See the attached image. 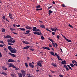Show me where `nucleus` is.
<instances>
[{
    "mask_svg": "<svg viewBox=\"0 0 77 77\" xmlns=\"http://www.w3.org/2000/svg\"><path fill=\"white\" fill-rule=\"evenodd\" d=\"M42 62H43V61H38L37 62V65H38L39 66H40V67H42V64H41V63Z\"/></svg>",
    "mask_w": 77,
    "mask_h": 77,
    "instance_id": "f257e3e1",
    "label": "nucleus"
},
{
    "mask_svg": "<svg viewBox=\"0 0 77 77\" xmlns=\"http://www.w3.org/2000/svg\"><path fill=\"white\" fill-rule=\"evenodd\" d=\"M10 51L11 53H17V51L13 48L12 49L10 50Z\"/></svg>",
    "mask_w": 77,
    "mask_h": 77,
    "instance_id": "f03ea898",
    "label": "nucleus"
},
{
    "mask_svg": "<svg viewBox=\"0 0 77 77\" xmlns=\"http://www.w3.org/2000/svg\"><path fill=\"white\" fill-rule=\"evenodd\" d=\"M72 63L73 64H74V65H75V66H77V62H76V61L73 60L72 61Z\"/></svg>",
    "mask_w": 77,
    "mask_h": 77,
    "instance_id": "7ed1b4c3",
    "label": "nucleus"
},
{
    "mask_svg": "<svg viewBox=\"0 0 77 77\" xmlns=\"http://www.w3.org/2000/svg\"><path fill=\"white\" fill-rule=\"evenodd\" d=\"M30 30H27L26 31V32H25L24 33L25 34V35H30V33H30Z\"/></svg>",
    "mask_w": 77,
    "mask_h": 77,
    "instance_id": "20e7f679",
    "label": "nucleus"
},
{
    "mask_svg": "<svg viewBox=\"0 0 77 77\" xmlns=\"http://www.w3.org/2000/svg\"><path fill=\"white\" fill-rule=\"evenodd\" d=\"M29 65L30 67H31V68H33L35 67V66H34V65L32 64L31 63H29Z\"/></svg>",
    "mask_w": 77,
    "mask_h": 77,
    "instance_id": "39448f33",
    "label": "nucleus"
},
{
    "mask_svg": "<svg viewBox=\"0 0 77 77\" xmlns=\"http://www.w3.org/2000/svg\"><path fill=\"white\" fill-rule=\"evenodd\" d=\"M12 39H13V38H11L10 39H7V42H11L12 41Z\"/></svg>",
    "mask_w": 77,
    "mask_h": 77,
    "instance_id": "423d86ee",
    "label": "nucleus"
},
{
    "mask_svg": "<svg viewBox=\"0 0 77 77\" xmlns=\"http://www.w3.org/2000/svg\"><path fill=\"white\" fill-rule=\"evenodd\" d=\"M15 62V60H12V59H9L8 60V62Z\"/></svg>",
    "mask_w": 77,
    "mask_h": 77,
    "instance_id": "0eeeda50",
    "label": "nucleus"
},
{
    "mask_svg": "<svg viewBox=\"0 0 77 77\" xmlns=\"http://www.w3.org/2000/svg\"><path fill=\"white\" fill-rule=\"evenodd\" d=\"M8 54H9L10 55H11V56H12V57H16V55H15L14 54H12L11 52H9L8 53Z\"/></svg>",
    "mask_w": 77,
    "mask_h": 77,
    "instance_id": "6e6552de",
    "label": "nucleus"
},
{
    "mask_svg": "<svg viewBox=\"0 0 77 77\" xmlns=\"http://www.w3.org/2000/svg\"><path fill=\"white\" fill-rule=\"evenodd\" d=\"M61 63L63 64V65H66V61L65 60L61 62Z\"/></svg>",
    "mask_w": 77,
    "mask_h": 77,
    "instance_id": "1a4fd4ad",
    "label": "nucleus"
},
{
    "mask_svg": "<svg viewBox=\"0 0 77 77\" xmlns=\"http://www.w3.org/2000/svg\"><path fill=\"white\" fill-rule=\"evenodd\" d=\"M63 67H64L66 69V71H69V68H68V67H67V66H66V65H64V66H63Z\"/></svg>",
    "mask_w": 77,
    "mask_h": 77,
    "instance_id": "9d476101",
    "label": "nucleus"
},
{
    "mask_svg": "<svg viewBox=\"0 0 77 77\" xmlns=\"http://www.w3.org/2000/svg\"><path fill=\"white\" fill-rule=\"evenodd\" d=\"M26 29H29V30H32V28L29 27V26H27L26 27Z\"/></svg>",
    "mask_w": 77,
    "mask_h": 77,
    "instance_id": "9b49d317",
    "label": "nucleus"
},
{
    "mask_svg": "<svg viewBox=\"0 0 77 77\" xmlns=\"http://www.w3.org/2000/svg\"><path fill=\"white\" fill-rule=\"evenodd\" d=\"M5 38H6V39H9V38H11V36L10 35H7L6 36V37H5Z\"/></svg>",
    "mask_w": 77,
    "mask_h": 77,
    "instance_id": "f8f14e48",
    "label": "nucleus"
},
{
    "mask_svg": "<svg viewBox=\"0 0 77 77\" xmlns=\"http://www.w3.org/2000/svg\"><path fill=\"white\" fill-rule=\"evenodd\" d=\"M29 48H30V46H27L26 47H24L23 49L25 50L26 49H28Z\"/></svg>",
    "mask_w": 77,
    "mask_h": 77,
    "instance_id": "ddd939ff",
    "label": "nucleus"
},
{
    "mask_svg": "<svg viewBox=\"0 0 77 77\" xmlns=\"http://www.w3.org/2000/svg\"><path fill=\"white\" fill-rule=\"evenodd\" d=\"M10 75H11L13 77H16V74L12 73L10 74Z\"/></svg>",
    "mask_w": 77,
    "mask_h": 77,
    "instance_id": "4468645a",
    "label": "nucleus"
},
{
    "mask_svg": "<svg viewBox=\"0 0 77 77\" xmlns=\"http://www.w3.org/2000/svg\"><path fill=\"white\" fill-rule=\"evenodd\" d=\"M19 29L22 30V31H25L26 29L23 28H19Z\"/></svg>",
    "mask_w": 77,
    "mask_h": 77,
    "instance_id": "2eb2a0df",
    "label": "nucleus"
},
{
    "mask_svg": "<svg viewBox=\"0 0 77 77\" xmlns=\"http://www.w3.org/2000/svg\"><path fill=\"white\" fill-rule=\"evenodd\" d=\"M40 27L42 28H43V29H45V26L44 25H42L40 26Z\"/></svg>",
    "mask_w": 77,
    "mask_h": 77,
    "instance_id": "dca6fc26",
    "label": "nucleus"
},
{
    "mask_svg": "<svg viewBox=\"0 0 77 77\" xmlns=\"http://www.w3.org/2000/svg\"><path fill=\"white\" fill-rule=\"evenodd\" d=\"M9 16L11 19V20H13V18H12V14H11L9 13Z\"/></svg>",
    "mask_w": 77,
    "mask_h": 77,
    "instance_id": "f3484780",
    "label": "nucleus"
},
{
    "mask_svg": "<svg viewBox=\"0 0 77 77\" xmlns=\"http://www.w3.org/2000/svg\"><path fill=\"white\" fill-rule=\"evenodd\" d=\"M51 65L53 66H54V67H57V65H56V64H54L53 63H52Z\"/></svg>",
    "mask_w": 77,
    "mask_h": 77,
    "instance_id": "a211bd4d",
    "label": "nucleus"
},
{
    "mask_svg": "<svg viewBox=\"0 0 77 77\" xmlns=\"http://www.w3.org/2000/svg\"><path fill=\"white\" fill-rule=\"evenodd\" d=\"M57 58H58V59L59 60H61L62 61L63 60H62V59L59 56H58V57H57Z\"/></svg>",
    "mask_w": 77,
    "mask_h": 77,
    "instance_id": "6ab92c4d",
    "label": "nucleus"
},
{
    "mask_svg": "<svg viewBox=\"0 0 77 77\" xmlns=\"http://www.w3.org/2000/svg\"><path fill=\"white\" fill-rule=\"evenodd\" d=\"M8 48L9 50L10 51H11V50H12L13 48L11 47V46H8Z\"/></svg>",
    "mask_w": 77,
    "mask_h": 77,
    "instance_id": "aec40b11",
    "label": "nucleus"
},
{
    "mask_svg": "<svg viewBox=\"0 0 77 77\" xmlns=\"http://www.w3.org/2000/svg\"><path fill=\"white\" fill-rule=\"evenodd\" d=\"M50 53L51 55H53L54 56H55V55L54 54V52H53L51 51V52H50Z\"/></svg>",
    "mask_w": 77,
    "mask_h": 77,
    "instance_id": "412c9836",
    "label": "nucleus"
},
{
    "mask_svg": "<svg viewBox=\"0 0 77 77\" xmlns=\"http://www.w3.org/2000/svg\"><path fill=\"white\" fill-rule=\"evenodd\" d=\"M67 66H68V68H69V69H71V70H72V68H71V67L70 66H69V65H67Z\"/></svg>",
    "mask_w": 77,
    "mask_h": 77,
    "instance_id": "4be33fe9",
    "label": "nucleus"
},
{
    "mask_svg": "<svg viewBox=\"0 0 77 77\" xmlns=\"http://www.w3.org/2000/svg\"><path fill=\"white\" fill-rule=\"evenodd\" d=\"M69 65L71 67H74V66H75L72 63H70Z\"/></svg>",
    "mask_w": 77,
    "mask_h": 77,
    "instance_id": "5701e85b",
    "label": "nucleus"
},
{
    "mask_svg": "<svg viewBox=\"0 0 77 77\" xmlns=\"http://www.w3.org/2000/svg\"><path fill=\"white\" fill-rule=\"evenodd\" d=\"M36 8L37 9H39V8H41V5H38L36 6Z\"/></svg>",
    "mask_w": 77,
    "mask_h": 77,
    "instance_id": "b1692460",
    "label": "nucleus"
},
{
    "mask_svg": "<svg viewBox=\"0 0 77 77\" xmlns=\"http://www.w3.org/2000/svg\"><path fill=\"white\" fill-rule=\"evenodd\" d=\"M33 29H32V30L33 32H35V31H34L33 30H36V29H37V28H36V27H33Z\"/></svg>",
    "mask_w": 77,
    "mask_h": 77,
    "instance_id": "393cba45",
    "label": "nucleus"
},
{
    "mask_svg": "<svg viewBox=\"0 0 77 77\" xmlns=\"http://www.w3.org/2000/svg\"><path fill=\"white\" fill-rule=\"evenodd\" d=\"M37 35H42V33L41 32H37Z\"/></svg>",
    "mask_w": 77,
    "mask_h": 77,
    "instance_id": "a878e982",
    "label": "nucleus"
},
{
    "mask_svg": "<svg viewBox=\"0 0 77 77\" xmlns=\"http://www.w3.org/2000/svg\"><path fill=\"white\" fill-rule=\"evenodd\" d=\"M34 31H38V32H41L40 29H37L36 30H33Z\"/></svg>",
    "mask_w": 77,
    "mask_h": 77,
    "instance_id": "bb28decb",
    "label": "nucleus"
},
{
    "mask_svg": "<svg viewBox=\"0 0 77 77\" xmlns=\"http://www.w3.org/2000/svg\"><path fill=\"white\" fill-rule=\"evenodd\" d=\"M25 65L26 66V68H28V64H27V63H25Z\"/></svg>",
    "mask_w": 77,
    "mask_h": 77,
    "instance_id": "cd10ccee",
    "label": "nucleus"
},
{
    "mask_svg": "<svg viewBox=\"0 0 77 77\" xmlns=\"http://www.w3.org/2000/svg\"><path fill=\"white\" fill-rule=\"evenodd\" d=\"M41 39H42V40H44V39H45V38L44 37V36H41Z\"/></svg>",
    "mask_w": 77,
    "mask_h": 77,
    "instance_id": "c85d7f7f",
    "label": "nucleus"
},
{
    "mask_svg": "<svg viewBox=\"0 0 77 77\" xmlns=\"http://www.w3.org/2000/svg\"><path fill=\"white\" fill-rule=\"evenodd\" d=\"M2 32H5V29H4L3 28H2Z\"/></svg>",
    "mask_w": 77,
    "mask_h": 77,
    "instance_id": "c756f323",
    "label": "nucleus"
},
{
    "mask_svg": "<svg viewBox=\"0 0 77 77\" xmlns=\"http://www.w3.org/2000/svg\"><path fill=\"white\" fill-rule=\"evenodd\" d=\"M40 10H42V8H40V9L37 8V9H36L35 10V11H39Z\"/></svg>",
    "mask_w": 77,
    "mask_h": 77,
    "instance_id": "7c9ffc66",
    "label": "nucleus"
},
{
    "mask_svg": "<svg viewBox=\"0 0 77 77\" xmlns=\"http://www.w3.org/2000/svg\"><path fill=\"white\" fill-rule=\"evenodd\" d=\"M1 74H3L4 75H7V74L5 72H2L1 73Z\"/></svg>",
    "mask_w": 77,
    "mask_h": 77,
    "instance_id": "2f4dec72",
    "label": "nucleus"
},
{
    "mask_svg": "<svg viewBox=\"0 0 77 77\" xmlns=\"http://www.w3.org/2000/svg\"><path fill=\"white\" fill-rule=\"evenodd\" d=\"M12 63H10V64H9V67H10V68H11V67H12Z\"/></svg>",
    "mask_w": 77,
    "mask_h": 77,
    "instance_id": "473e14b6",
    "label": "nucleus"
},
{
    "mask_svg": "<svg viewBox=\"0 0 77 77\" xmlns=\"http://www.w3.org/2000/svg\"><path fill=\"white\" fill-rule=\"evenodd\" d=\"M33 33L34 34H35V35H37L38 34V31H35L33 32Z\"/></svg>",
    "mask_w": 77,
    "mask_h": 77,
    "instance_id": "72a5a7b5",
    "label": "nucleus"
},
{
    "mask_svg": "<svg viewBox=\"0 0 77 77\" xmlns=\"http://www.w3.org/2000/svg\"><path fill=\"white\" fill-rule=\"evenodd\" d=\"M46 50H50V49L49 47H46Z\"/></svg>",
    "mask_w": 77,
    "mask_h": 77,
    "instance_id": "f704fd0d",
    "label": "nucleus"
},
{
    "mask_svg": "<svg viewBox=\"0 0 77 77\" xmlns=\"http://www.w3.org/2000/svg\"><path fill=\"white\" fill-rule=\"evenodd\" d=\"M48 13L50 14H51L52 13V11L50 10H49Z\"/></svg>",
    "mask_w": 77,
    "mask_h": 77,
    "instance_id": "c9c22d12",
    "label": "nucleus"
},
{
    "mask_svg": "<svg viewBox=\"0 0 77 77\" xmlns=\"http://www.w3.org/2000/svg\"><path fill=\"white\" fill-rule=\"evenodd\" d=\"M10 30H11V31H13L14 30H16L15 29L13 28H10Z\"/></svg>",
    "mask_w": 77,
    "mask_h": 77,
    "instance_id": "e433bc0d",
    "label": "nucleus"
},
{
    "mask_svg": "<svg viewBox=\"0 0 77 77\" xmlns=\"http://www.w3.org/2000/svg\"><path fill=\"white\" fill-rule=\"evenodd\" d=\"M68 26H69L70 27H71V28H73V27L72 25H71L70 24H69L68 25Z\"/></svg>",
    "mask_w": 77,
    "mask_h": 77,
    "instance_id": "4c0bfd02",
    "label": "nucleus"
},
{
    "mask_svg": "<svg viewBox=\"0 0 77 77\" xmlns=\"http://www.w3.org/2000/svg\"><path fill=\"white\" fill-rule=\"evenodd\" d=\"M0 43L1 44H5V43H4V42L2 41H0Z\"/></svg>",
    "mask_w": 77,
    "mask_h": 77,
    "instance_id": "58836bf2",
    "label": "nucleus"
},
{
    "mask_svg": "<svg viewBox=\"0 0 77 77\" xmlns=\"http://www.w3.org/2000/svg\"><path fill=\"white\" fill-rule=\"evenodd\" d=\"M46 30H47V31H49L50 32H51V31H50V30H49L48 28L46 29Z\"/></svg>",
    "mask_w": 77,
    "mask_h": 77,
    "instance_id": "ea45409f",
    "label": "nucleus"
},
{
    "mask_svg": "<svg viewBox=\"0 0 77 77\" xmlns=\"http://www.w3.org/2000/svg\"><path fill=\"white\" fill-rule=\"evenodd\" d=\"M8 45H13V44L11 43H8Z\"/></svg>",
    "mask_w": 77,
    "mask_h": 77,
    "instance_id": "a19ab883",
    "label": "nucleus"
},
{
    "mask_svg": "<svg viewBox=\"0 0 77 77\" xmlns=\"http://www.w3.org/2000/svg\"><path fill=\"white\" fill-rule=\"evenodd\" d=\"M55 55L57 57H59V55H57V53H55Z\"/></svg>",
    "mask_w": 77,
    "mask_h": 77,
    "instance_id": "79ce46f5",
    "label": "nucleus"
},
{
    "mask_svg": "<svg viewBox=\"0 0 77 77\" xmlns=\"http://www.w3.org/2000/svg\"><path fill=\"white\" fill-rule=\"evenodd\" d=\"M52 32V35L54 36V35H55V32Z\"/></svg>",
    "mask_w": 77,
    "mask_h": 77,
    "instance_id": "37998d69",
    "label": "nucleus"
},
{
    "mask_svg": "<svg viewBox=\"0 0 77 77\" xmlns=\"http://www.w3.org/2000/svg\"><path fill=\"white\" fill-rule=\"evenodd\" d=\"M4 46V45H0V47H3V46Z\"/></svg>",
    "mask_w": 77,
    "mask_h": 77,
    "instance_id": "c03bdc74",
    "label": "nucleus"
},
{
    "mask_svg": "<svg viewBox=\"0 0 77 77\" xmlns=\"http://www.w3.org/2000/svg\"><path fill=\"white\" fill-rule=\"evenodd\" d=\"M59 38H60V36H59V35H57V39H59Z\"/></svg>",
    "mask_w": 77,
    "mask_h": 77,
    "instance_id": "a18cd8bd",
    "label": "nucleus"
},
{
    "mask_svg": "<svg viewBox=\"0 0 77 77\" xmlns=\"http://www.w3.org/2000/svg\"><path fill=\"white\" fill-rule=\"evenodd\" d=\"M68 42H72V41L71 40H68Z\"/></svg>",
    "mask_w": 77,
    "mask_h": 77,
    "instance_id": "49530a36",
    "label": "nucleus"
},
{
    "mask_svg": "<svg viewBox=\"0 0 77 77\" xmlns=\"http://www.w3.org/2000/svg\"><path fill=\"white\" fill-rule=\"evenodd\" d=\"M62 6L63 7H64V8H65V7H66V6H65V5L64 4H63L62 5Z\"/></svg>",
    "mask_w": 77,
    "mask_h": 77,
    "instance_id": "de8ad7c7",
    "label": "nucleus"
},
{
    "mask_svg": "<svg viewBox=\"0 0 77 77\" xmlns=\"http://www.w3.org/2000/svg\"><path fill=\"white\" fill-rule=\"evenodd\" d=\"M15 42V40H13V41H11V43H14V42Z\"/></svg>",
    "mask_w": 77,
    "mask_h": 77,
    "instance_id": "09e8293b",
    "label": "nucleus"
},
{
    "mask_svg": "<svg viewBox=\"0 0 77 77\" xmlns=\"http://www.w3.org/2000/svg\"><path fill=\"white\" fill-rule=\"evenodd\" d=\"M2 54L1 52H0V57H2Z\"/></svg>",
    "mask_w": 77,
    "mask_h": 77,
    "instance_id": "8fccbe9b",
    "label": "nucleus"
},
{
    "mask_svg": "<svg viewBox=\"0 0 77 77\" xmlns=\"http://www.w3.org/2000/svg\"><path fill=\"white\" fill-rule=\"evenodd\" d=\"M2 18L3 19H4V20H5V17L4 16H3L2 17Z\"/></svg>",
    "mask_w": 77,
    "mask_h": 77,
    "instance_id": "3c124183",
    "label": "nucleus"
},
{
    "mask_svg": "<svg viewBox=\"0 0 77 77\" xmlns=\"http://www.w3.org/2000/svg\"><path fill=\"white\" fill-rule=\"evenodd\" d=\"M62 36H63V38H65V39H66V37H65V36L63 35H62V34H61Z\"/></svg>",
    "mask_w": 77,
    "mask_h": 77,
    "instance_id": "603ef678",
    "label": "nucleus"
},
{
    "mask_svg": "<svg viewBox=\"0 0 77 77\" xmlns=\"http://www.w3.org/2000/svg\"><path fill=\"white\" fill-rule=\"evenodd\" d=\"M59 76L60 77H63V75H59Z\"/></svg>",
    "mask_w": 77,
    "mask_h": 77,
    "instance_id": "864d4df0",
    "label": "nucleus"
},
{
    "mask_svg": "<svg viewBox=\"0 0 77 77\" xmlns=\"http://www.w3.org/2000/svg\"><path fill=\"white\" fill-rule=\"evenodd\" d=\"M46 47H43L42 48H43L44 49H46Z\"/></svg>",
    "mask_w": 77,
    "mask_h": 77,
    "instance_id": "5fc2aeb1",
    "label": "nucleus"
},
{
    "mask_svg": "<svg viewBox=\"0 0 77 77\" xmlns=\"http://www.w3.org/2000/svg\"><path fill=\"white\" fill-rule=\"evenodd\" d=\"M20 76L19 77H23V76H22V74H20Z\"/></svg>",
    "mask_w": 77,
    "mask_h": 77,
    "instance_id": "6e6d98bb",
    "label": "nucleus"
},
{
    "mask_svg": "<svg viewBox=\"0 0 77 77\" xmlns=\"http://www.w3.org/2000/svg\"><path fill=\"white\" fill-rule=\"evenodd\" d=\"M48 39L49 41H51H51H53V40H52V39H51L50 38H48Z\"/></svg>",
    "mask_w": 77,
    "mask_h": 77,
    "instance_id": "4d7b16f0",
    "label": "nucleus"
},
{
    "mask_svg": "<svg viewBox=\"0 0 77 77\" xmlns=\"http://www.w3.org/2000/svg\"><path fill=\"white\" fill-rule=\"evenodd\" d=\"M12 68H15V66H14V65H12Z\"/></svg>",
    "mask_w": 77,
    "mask_h": 77,
    "instance_id": "13d9d810",
    "label": "nucleus"
},
{
    "mask_svg": "<svg viewBox=\"0 0 77 77\" xmlns=\"http://www.w3.org/2000/svg\"><path fill=\"white\" fill-rule=\"evenodd\" d=\"M13 33H14V34H15V35H17V33L15 32H13Z\"/></svg>",
    "mask_w": 77,
    "mask_h": 77,
    "instance_id": "bf43d9fd",
    "label": "nucleus"
},
{
    "mask_svg": "<svg viewBox=\"0 0 77 77\" xmlns=\"http://www.w3.org/2000/svg\"><path fill=\"white\" fill-rule=\"evenodd\" d=\"M51 30H52V31L54 32V28H51Z\"/></svg>",
    "mask_w": 77,
    "mask_h": 77,
    "instance_id": "052dcab7",
    "label": "nucleus"
},
{
    "mask_svg": "<svg viewBox=\"0 0 77 77\" xmlns=\"http://www.w3.org/2000/svg\"><path fill=\"white\" fill-rule=\"evenodd\" d=\"M39 22H40V23H41V24H42V23H43V22L42 21H41V20H39Z\"/></svg>",
    "mask_w": 77,
    "mask_h": 77,
    "instance_id": "680f3d73",
    "label": "nucleus"
},
{
    "mask_svg": "<svg viewBox=\"0 0 77 77\" xmlns=\"http://www.w3.org/2000/svg\"><path fill=\"white\" fill-rule=\"evenodd\" d=\"M4 70H5V71H6V70H7V68L6 67H5V69H4Z\"/></svg>",
    "mask_w": 77,
    "mask_h": 77,
    "instance_id": "e2e57ef3",
    "label": "nucleus"
},
{
    "mask_svg": "<svg viewBox=\"0 0 77 77\" xmlns=\"http://www.w3.org/2000/svg\"><path fill=\"white\" fill-rule=\"evenodd\" d=\"M65 39H66V41H67V42H68V40L69 39H68L67 38H65Z\"/></svg>",
    "mask_w": 77,
    "mask_h": 77,
    "instance_id": "0e129e2a",
    "label": "nucleus"
},
{
    "mask_svg": "<svg viewBox=\"0 0 77 77\" xmlns=\"http://www.w3.org/2000/svg\"><path fill=\"white\" fill-rule=\"evenodd\" d=\"M17 27H20V25H16Z\"/></svg>",
    "mask_w": 77,
    "mask_h": 77,
    "instance_id": "69168bd1",
    "label": "nucleus"
},
{
    "mask_svg": "<svg viewBox=\"0 0 77 77\" xmlns=\"http://www.w3.org/2000/svg\"><path fill=\"white\" fill-rule=\"evenodd\" d=\"M51 72H52V73H54V72L53 70H51Z\"/></svg>",
    "mask_w": 77,
    "mask_h": 77,
    "instance_id": "338daca9",
    "label": "nucleus"
},
{
    "mask_svg": "<svg viewBox=\"0 0 77 77\" xmlns=\"http://www.w3.org/2000/svg\"><path fill=\"white\" fill-rule=\"evenodd\" d=\"M51 7H52V6H50V7H49L48 8V9H51Z\"/></svg>",
    "mask_w": 77,
    "mask_h": 77,
    "instance_id": "774afa93",
    "label": "nucleus"
}]
</instances>
